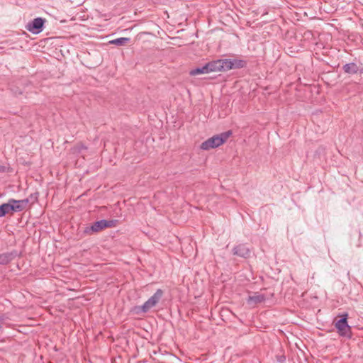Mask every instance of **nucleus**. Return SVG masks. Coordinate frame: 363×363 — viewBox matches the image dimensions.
<instances>
[{
  "mask_svg": "<svg viewBox=\"0 0 363 363\" xmlns=\"http://www.w3.org/2000/svg\"><path fill=\"white\" fill-rule=\"evenodd\" d=\"M30 199L34 202L35 200H37V197L34 196L33 195H30V199L27 198L22 200H16L13 199H11V203H13L15 210L16 212H21L26 209L28 203L30 202Z\"/></svg>",
  "mask_w": 363,
  "mask_h": 363,
  "instance_id": "obj_6",
  "label": "nucleus"
},
{
  "mask_svg": "<svg viewBox=\"0 0 363 363\" xmlns=\"http://www.w3.org/2000/svg\"><path fill=\"white\" fill-rule=\"evenodd\" d=\"M342 69L348 74H354L359 72V67L354 62L347 63L342 67Z\"/></svg>",
  "mask_w": 363,
  "mask_h": 363,
  "instance_id": "obj_11",
  "label": "nucleus"
},
{
  "mask_svg": "<svg viewBox=\"0 0 363 363\" xmlns=\"http://www.w3.org/2000/svg\"><path fill=\"white\" fill-rule=\"evenodd\" d=\"M7 206H6L5 203L0 205V217L4 216L7 214Z\"/></svg>",
  "mask_w": 363,
  "mask_h": 363,
  "instance_id": "obj_17",
  "label": "nucleus"
},
{
  "mask_svg": "<svg viewBox=\"0 0 363 363\" xmlns=\"http://www.w3.org/2000/svg\"><path fill=\"white\" fill-rule=\"evenodd\" d=\"M189 74L191 76H196V75L202 74H208V72L206 68V65H204L202 67H196L195 69H191L190 71Z\"/></svg>",
  "mask_w": 363,
  "mask_h": 363,
  "instance_id": "obj_13",
  "label": "nucleus"
},
{
  "mask_svg": "<svg viewBox=\"0 0 363 363\" xmlns=\"http://www.w3.org/2000/svg\"><path fill=\"white\" fill-rule=\"evenodd\" d=\"M116 223V220L102 219L93 223L90 226L86 227V228L84 229V233L87 234L97 233L106 228L115 227Z\"/></svg>",
  "mask_w": 363,
  "mask_h": 363,
  "instance_id": "obj_3",
  "label": "nucleus"
},
{
  "mask_svg": "<svg viewBox=\"0 0 363 363\" xmlns=\"http://www.w3.org/2000/svg\"><path fill=\"white\" fill-rule=\"evenodd\" d=\"M5 205L7 206V213H9L10 211L16 212L13 203H11V199H9L7 203H5Z\"/></svg>",
  "mask_w": 363,
  "mask_h": 363,
  "instance_id": "obj_16",
  "label": "nucleus"
},
{
  "mask_svg": "<svg viewBox=\"0 0 363 363\" xmlns=\"http://www.w3.org/2000/svg\"><path fill=\"white\" fill-rule=\"evenodd\" d=\"M163 291L157 289L155 293L148 298L142 306H135L133 311L136 314L145 313L155 307L163 296Z\"/></svg>",
  "mask_w": 363,
  "mask_h": 363,
  "instance_id": "obj_2",
  "label": "nucleus"
},
{
  "mask_svg": "<svg viewBox=\"0 0 363 363\" xmlns=\"http://www.w3.org/2000/svg\"><path fill=\"white\" fill-rule=\"evenodd\" d=\"M45 19L41 17L34 18L30 22H28L26 28L33 34H38L43 31Z\"/></svg>",
  "mask_w": 363,
  "mask_h": 363,
  "instance_id": "obj_5",
  "label": "nucleus"
},
{
  "mask_svg": "<svg viewBox=\"0 0 363 363\" xmlns=\"http://www.w3.org/2000/svg\"><path fill=\"white\" fill-rule=\"evenodd\" d=\"M206 65L208 73L220 72V68L218 66V60L209 62L206 63Z\"/></svg>",
  "mask_w": 363,
  "mask_h": 363,
  "instance_id": "obj_12",
  "label": "nucleus"
},
{
  "mask_svg": "<svg viewBox=\"0 0 363 363\" xmlns=\"http://www.w3.org/2000/svg\"><path fill=\"white\" fill-rule=\"evenodd\" d=\"M340 319L335 323V328L341 336L350 337L351 328L347 323L348 314L344 313L340 315Z\"/></svg>",
  "mask_w": 363,
  "mask_h": 363,
  "instance_id": "obj_4",
  "label": "nucleus"
},
{
  "mask_svg": "<svg viewBox=\"0 0 363 363\" xmlns=\"http://www.w3.org/2000/svg\"><path fill=\"white\" fill-rule=\"evenodd\" d=\"M231 62H233L232 69L242 68L246 65L245 61L241 60H231Z\"/></svg>",
  "mask_w": 363,
  "mask_h": 363,
  "instance_id": "obj_15",
  "label": "nucleus"
},
{
  "mask_svg": "<svg viewBox=\"0 0 363 363\" xmlns=\"http://www.w3.org/2000/svg\"><path fill=\"white\" fill-rule=\"evenodd\" d=\"M5 169V167L4 166L0 165V172H4Z\"/></svg>",
  "mask_w": 363,
  "mask_h": 363,
  "instance_id": "obj_22",
  "label": "nucleus"
},
{
  "mask_svg": "<svg viewBox=\"0 0 363 363\" xmlns=\"http://www.w3.org/2000/svg\"><path fill=\"white\" fill-rule=\"evenodd\" d=\"M277 360L279 363H285L286 362V357L283 354L281 355H277Z\"/></svg>",
  "mask_w": 363,
  "mask_h": 363,
  "instance_id": "obj_18",
  "label": "nucleus"
},
{
  "mask_svg": "<svg viewBox=\"0 0 363 363\" xmlns=\"http://www.w3.org/2000/svg\"><path fill=\"white\" fill-rule=\"evenodd\" d=\"M18 256V253L16 250H12L0 254V264L5 265L11 262L16 257Z\"/></svg>",
  "mask_w": 363,
  "mask_h": 363,
  "instance_id": "obj_7",
  "label": "nucleus"
},
{
  "mask_svg": "<svg viewBox=\"0 0 363 363\" xmlns=\"http://www.w3.org/2000/svg\"><path fill=\"white\" fill-rule=\"evenodd\" d=\"M359 72L361 74H363V66L362 67H360V68L359 67V72Z\"/></svg>",
  "mask_w": 363,
  "mask_h": 363,
  "instance_id": "obj_21",
  "label": "nucleus"
},
{
  "mask_svg": "<svg viewBox=\"0 0 363 363\" xmlns=\"http://www.w3.org/2000/svg\"><path fill=\"white\" fill-rule=\"evenodd\" d=\"M11 91H12L13 92V94H14L15 95H16V96L22 94V91H17V90H16V91H14L13 89H11Z\"/></svg>",
  "mask_w": 363,
  "mask_h": 363,
  "instance_id": "obj_20",
  "label": "nucleus"
},
{
  "mask_svg": "<svg viewBox=\"0 0 363 363\" xmlns=\"http://www.w3.org/2000/svg\"><path fill=\"white\" fill-rule=\"evenodd\" d=\"M130 41V38H118L114 40H112L109 42L110 44L116 45H123L125 43Z\"/></svg>",
  "mask_w": 363,
  "mask_h": 363,
  "instance_id": "obj_14",
  "label": "nucleus"
},
{
  "mask_svg": "<svg viewBox=\"0 0 363 363\" xmlns=\"http://www.w3.org/2000/svg\"><path fill=\"white\" fill-rule=\"evenodd\" d=\"M233 62L231 59H220L218 60V66L220 72H225L232 69Z\"/></svg>",
  "mask_w": 363,
  "mask_h": 363,
  "instance_id": "obj_10",
  "label": "nucleus"
},
{
  "mask_svg": "<svg viewBox=\"0 0 363 363\" xmlns=\"http://www.w3.org/2000/svg\"><path fill=\"white\" fill-rule=\"evenodd\" d=\"M265 296L258 292L255 293L252 296H249L247 302L249 305H256L265 301Z\"/></svg>",
  "mask_w": 363,
  "mask_h": 363,
  "instance_id": "obj_9",
  "label": "nucleus"
},
{
  "mask_svg": "<svg viewBox=\"0 0 363 363\" xmlns=\"http://www.w3.org/2000/svg\"><path fill=\"white\" fill-rule=\"evenodd\" d=\"M233 254L240 257L247 258L250 255L249 248L244 244L235 246L233 250Z\"/></svg>",
  "mask_w": 363,
  "mask_h": 363,
  "instance_id": "obj_8",
  "label": "nucleus"
},
{
  "mask_svg": "<svg viewBox=\"0 0 363 363\" xmlns=\"http://www.w3.org/2000/svg\"><path fill=\"white\" fill-rule=\"evenodd\" d=\"M231 134L232 132L228 130L220 135H213L203 142L200 145V148L203 150H209L210 149L216 148L223 145Z\"/></svg>",
  "mask_w": 363,
  "mask_h": 363,
  "instance_id": "obj_1",
  "label": "nucleus"
},
{
  "mask_svg": "<svg viewBox=\"0 0 363 363\" xmlns=\"http://www.w3.org/2000/svg\"><path fill=\"white\" fill-rule=\"evenodd\" d=\"M7 319L4 315L0 316V329L3 327V325L5 324V320Z\"/></svg>",
  "mask_w": 363,
  "mask_h": 363,
  "instance_id": "obj_19",
  "label": "nucleus"
}]
</instances>
